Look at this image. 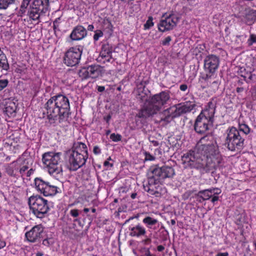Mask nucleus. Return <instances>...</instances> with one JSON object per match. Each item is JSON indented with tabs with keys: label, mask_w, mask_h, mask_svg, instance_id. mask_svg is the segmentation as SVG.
<instances>
[{
	"label": "nucleus",
	"mask_w": 256,
	"mask_h": 256,
	"mask_svg": "<svg viewBox=\"0 0 256 256\" xmlns=\"http://www.w3.org/2000/svg\"><path fill=\"white\" fill-rule=\"evenodd\" d=\"M218 145H196L182 157L185 168L204 169L210 171L216 168L222 161Z\"/></svg>",
	"instance_id": "f257e3e1"
},
{
	"label": "nucleus",
	"mask_w": 256,
	"mask_h": 256,
	"mask_svg": "<svg viewBox=\"0 0 256 256\" xmlns=\"http://www.w3.org/2000/svg\"><path fill=\"white\" fill-rule=\"evenodd\" d=\"M44 108L50 124H54L56 121L62 123L68 120L70 106L66 96L58 94L52 96L46 103Z\"/></svg>",
	"instance_id": "f03ea898"
},
{
	"label": "nucleus",
	"mask_w": 256,
	"mask_h": 256,
	"mask_svg": "<svg viewBox=\"0 0 256 256\" xmlns=\"http://www.w3.org/2000/svg\"><path fill=\"white\" fill-rule=\"evenodd\" d=\"M174 174V169L172 166H152L148 173V185L144 186L145 190L152 195L159 196L160 192L158 190L160 184L163 182L165 178H172Z\"/></svg>",
	"instance_id": "7ed1b4c3"
},
{
	"label": "nucleus",
	"mask_w": 256,
	"mask_h": 256,
	"mask_svg": "<svg viewBox=\"0 0 256 256\" xmlns=\"http://www.w3.org/2000/svg\"><path fill=\"white\" fill-rule=\"evenodd\" d=\"M170 98L169 93L165 91L152 96L148 104L140 110L136 116L140 118H146L156 114Z\"/></svg>",
	"instance_id": "20e7f679"
},
{
	"label": "nucleus",
	"mask_w": 256,
	"mask_h": 256,
	"mask_svg": "<svg viewBox=\"0 0 256 256\" xmlns=\"http://www.w3.org/2000/svg\"><path fill=\"white\" fill-rule=\"evenodd\" d=\"M73 146L66 152V158L68 160V168L70 171H76L83 167L88 158L86 145Z\"/></svg>",
	"instance_id": "39448f33"
},
{
	"label": "nucleus",
	"mask_w": 256,
	"mask_h": 256,
	"mask_svg": "<svg viewBox=\"0 0 256 256\" xmlns=\"http://www.w3.org/2000/svg\"><path fill=\"white\" fill-rule=\"evenodd\" d=\"M216 110V103L210 102L206 109L197 117L194 123V130L200 134H206L212 126Z\"/></svg>",
	"instance_id": "423d86ee"
},
{
	"label": "nucleus",
	"mask_w": 256,
	"mask_h": 256,
	"mask_svg": "<svg viewBox=\"0 0 256 256\" xmlns=\"http://www.w3.org/2000/svg\"><path fill=\"white\" fill-rule=\"evenodd\" d=\"M33 160L30 156L26 158L20 157L5 166V171L7 174L14 178L24 176L25 172L33 164Z\"/></svg>",
	"instance_id": "0eeeda50"
},
{
	"label": "nucleus",
	"mask_w": 256,
	"mask_h": 256,
	"mask_svg": "<svg viewBox=\"0 0 256 256\" xmlns=\"http://www.w3.org/2000/svg\"><path fill=\"white\" fill-rule=\"evenodd\" d=\"M61 154L60 152H46L42 156V162L47 168L48 173L54 177L62 175V168L60 158Z\"/></svg>",
	"instance_id": "6e6552de"
},
{
	"label": "nucleus",
	"mask_w": 256,
	"mask_h": 256,
	"mask_svg": "<svg viewBox=\"0 0 256 256\" xmlns=\"http://www.w3.org/2000/svg\"><path fill=\"white\" fill-rule=\"evenodd\" d=\"M28 204L32 212L40 218H44L50 210L48 200L39 195L30 196Z\"/></svg>",
	"instance_id": "1a4fd4ad"
},
{
	"label": "nucleus",
	"mask_w": 256,
	"mask_h": 256,
	"mask_svg": "<svg viewBox=\"0 0 256 256\" xmlns=\"http://www.w3.org/2000/svg\"><path fill=\"white\" fill-rule=\"evenodd\" d=\"M194 106L195 104L194 102L188 101L184 103L179 104L170 107L164 110V114L166 116V119H168L170 118H173L183 114L190 112Z\"/></svg>",
	"instance_id": "9d476101"
},
{
	"label": "nucleus",
	"mask_w": 256,
	"mask_h": 256,
	"mask_svg": "<svg viewBox=\"0 0 256 256\" xmlns=\"http://www.w3.org/2000/svg\"><path fill=\"white\" fill-rule=\"evenodd\" d=\"M34 184L36 190L44 196H54L58 192L57 186L51 184L41 178H35Z\"/></svg>",
	"instance_id": "9b49d317"
},
{
	"label": "nucleus",
	"mask_w": 256,
	"mask_h": 256,
	"mask_svg": "<svg viewBox=\"0 0 256 256\" xmlns=\"http://www.w3.org/2000/svg\"><path fill=\"white\" fill-rule=\"evenodd\" d=\"M82 51L77 48H71L66 51L64 58V63L69 66H75L80 60Z\"/></svg>",
	"instance_id": "f8f14e48"
},
{
	"label": "nucleus",
	"mask_w": 256,
	"mask_h": 256,
	"mask_svg": "<svg viewBox=\"0 0 256 256\" xmlns=\"http://www.w3.org/2000/svg\"><path fill=\"white\" fill-rule=\"evenodd\" d=\"M44 228L42 224H37L33 226L29 231L25 233V240L30 242H39L42 238Z\"/></svg>",
	"instance_id": "ddd939ff"
},
{
	"label": "nucleus",
	"mask_w": 256,
	"mask_h": 256,
	"mask_svg": "<svg viewBox=\"0 0 256 256\" xmlns=\"http://www.w3.org/2000/svg\"><path fill=\"white\" fill-rule=\"evenodd\" d=\"M179 20V18L175 14L164 16L158 24V29L164 32L172 30Z\"/></svg>",
	"instance_id": "4468645a"
},
{
	"label": "nucleus",
	"mask_w": 256,
	"mask_h": 256,
	"mask_svg": "<svg viewBox=\"0 0 256 256\" xmlns=\"http://www.w3.org/2000/svg\"><path fill=\"white\" fill-rule=\"evenodd\" d=\"M200 82L203 88H210L214 91L218 89L220 82L215 74H202L200 78Z\"/></svg>",
	"instance_id": "2eb2a0df"
},
{
	"label": "nucleus",
	"mask_w": 256,
	"mask_h": 256,
	"mask_svg": "<svg viewBox=\"0 0 256 256\" xmlns=\"http://www.w3.org/2000/svg\"><path fill=\"white\" fill-rule=\"evenodd\" d=\"M220 64L219 58L214 54L206 56L204 60L205 74H214Z\"/></svg>",
	"instance_id": "dca6fc26"
},
{
	"label": "nucleus",
	"mask_w": 256,
	"mask_h": 256,
	"mask_svg": "<svg viewBox=\"0 0 256 256\" xmlns=\"http://www.w3.org/2000/svg\"><path fill=\"white\" fill-rule=\"evenodd\" d=\"M226 142L228 144H242L244 139L240 134L238 130L234 127L228 128L227 131Z\"/></svg>",
	"instance_id": "f3484780"
},
{
	"label": "nucleus",
	"mask_w": 256,
	"mask_h": 256,
	"mask_svg": "<svg viewBox=\"0 0 256 256\" xmlns=\"http://www.w3.org/2000/svg\"><path fill=\"white\" fill-rule=\"evenodd\" d=\"M112 48L109 45L104 44L102 46V50L98 59L100 61H102L104 63L106 62H110L112 58Z\"/></svg>",
	"instance_id": "a211bd4d"
},
{
	"label": "nucleus",
	"mask_w": 256,
	"mask_h": 256,
	"mask_svg": "<svg viewBox=\"0 0 256 256\" xmlns=\"http://www.w3.org/2000/svg\"><path fill=\"white\" fill-rule=\"evenodd\" d=\"M86 36V28L82 26H78L73 30L70 37L73 40H78L82 39Z\"/></svg>",
	"instance_id": "6ab92c4d"
},
{
	"label": "nucleus",
	"mask_w": 256,
	"mask_h": 256,
	"mask_svg": "<svg viewBox=\"0 0 256 256\" xmlns=\"http://www.w3.org/2000/svg\"><path fill=\"white\" fill-rule=\"evenodd\" d=\"M32 4L42 14H45L50 10L49 0H34Z\"/></svg>",
	"instance_id": "aec40b11"
},
{
	"label": "nucleus",
	"mask_w": 256,
	"mask_h": 256,
	"mask_svg": "<svg viewBox=\"0 0 256 256\" xmlns=\"http://www.w3.org/2000/svg\"><path fill=\"white\" fill-rule=\"evenodd\" d=\"M129 230L130 235L132 237L144 236L146 234V228L140 224L134 226H130Z\"/></svg>",
	"instance_id": "412c9836"
},
{
	"label": "nucleus",
	"mask_w": 256,
	"mask_h": 256,
	"mask_svg": "<svg viewBox=\"0 0 256 256\" xmlns=\"http://www.w3.org/2000/svg\"><path fill=\"white\" fill-rule=\"evenodd\" d=\"M42 14H43L40 12V10H38V9L34 6L32 4L30 6L28 12V15L29 18L33 20H38L40 16Z\"/></svg>",
	"instance_id": "4be33fe9"
},
{
	"label": "nucleus",
	"mask_w": 256,
	"mask_h": 256,
	"mask_svg": "<svg viewBox=\"0 0 256 256\" xmlns=\"http://www.w3.org/2000/svg\"><path fill=\"white\" fill-rule=\"evenodd\" d=\"M88 67L89 78H96L100 74L102 68L99 65H92Z\"/></svg>",
	"instance_id": "5701e85b"
},
{
	"label": "nucleus",
	"mask_w": 256,
	"mask_h": 256,
	"mask_svg": "<svg viewBox=\"0 0 256 256\" xmlns=\"http://www.w3.org/2000/svg\"><path fill=\"white\" fill-rule=\"evenodd\" d=\"M16 110V106L15 104L10 100L6 102V106L4 108V112L8 116H13Z\"/></svg>",
	"instance_id": "b1692460"
},
{
	"label": "nucleus",
	"mask_w": 256,
	"mask_h": 256,
	"mask_svg": "<svg viewBox=\"0 0 256 256\" xmlns=\"http://www.w3.org/2000/svg\"><path fill=\"white\" fill-rule=\"evenodd\" d=\"M142 86L137 88L136 90V99L140 100L141 102L146 100H147V94L144 90V86Z\"/></svg>",
	"instance_id": "393cba45"
},
{
	"label": "nucleus",
	"mask_w": 256,
	"mask_h": 256,
	"mask_svg": "<svg viewBox=\"0 0 256 256\" xmlns=\"http://www.w3.org/2000/svg\"><path fill=\"white\" fill-rule=\"evenodd\" d=\"M246 23L248 25H252L256 22V10H250L245 16Z\"/></svg>",
	"instance_id": "a878e982"
},
{
	"label": "nucleus",
	"mask_w": 256,
	"mask_h": 256,
	"mask_svg": "<svg viewBox=\"0 0 256 256\" xmlns=\"http://www.w3.org/2000/svg\"><path fill=\"white\" fill-rule=\"evenodd\" d=\"M0 67L2 70H8L9 69V64L6 56L0 48Z\"/></svg>",
	"instance_id": "bb28decb"
},
{
	"label": "nucleus",
	"mask_w": 256,
	"mask_h": 256,
	"mask_svg": "<svg viewBox=\"0 0 256 256\" xmlns=\"http://www.w3.org/2000/svg\"><path fill=\"white\" fill-rule=\"evenodd\" d=\"M198 196L204 200H209L212 196L211 188L200 190L198 193Z\"/></svg>",
	"instance_id": "cd10ccee"
},
{
	"label": "nucleus",
	"mask_w": 256,
	"mask_h": 256,
	"mask_svg": "<svg viewBox=\"0 0 256 256\" xmlns=\"http://www.w3.org/2000/svg\"><path fill=\"white\" fill-rule=\"evenodd\" d=\"M158 222L156 219L148 216L142 220V222L146 224L148 228H152V226L155 225Z\"/></svg>",
	"instance_id": "c85d7f7f"
},
{
	"label": "nucleus",
	"mask_w": 256,
	"mask_h": 256,
	"mask_svg": "<svg viewBox=\"0 0 256 256\" xmlns=\"http://www.w3.org/2000/svg\"><path fill=\"white\" fill-rule=\"evenodd\" d=\"M170 148L168 146V145H160L159 147V154L161 155L164 154V156L166 154H168L169 156V152L170 150Z\"/></svg>",
	"instance_id": "c756f323"
},
{
	"label": "nucleus",
	"mask_w": 256,
	"mask_h": 256,
	"mask_svg": "<svg viewBox=\"0 0 256 256\" xmlns=\"http://www.w3.org/2000/svg\"><path fill=\"white\" fill-rule=\"evenodd\" d=\"M16 0H0V8L6 9L10 4L14 2Z\"/></svg>",
	"instance_id": "7c9ffc66"
},
{
	"label": "nucleus",
	"mask_w": 256,
	"mask_h": 256,
	"mask_svg": "<svg viewBox=\"0 0 256 256\" xmlns=\"http://www.w3.org/2000/svg\"><path fill=\"white\" fill-rule=\"evenodd\" d=\"M78 74L82 78L86 79L89 78L88 67L82 68L80 70Z\"/></svg>",
	"instance_id": "2f4dec72"
},
{
	"label": "nucleus",
	"mask_w": 256,
	"mask_h": 256,
	"mask_svg": "<svg viewBox=\"0 0 256 256\" xmlns=\"http://www.w3.org/2000/svg\"><path fill=\"white\" fill-rule=\"evenodd\" d=\"M31 0H23L20 6V12L21 14H24L26 12V9L29 4Z\"/></svg>",
	"instance_id": "473e14b6"
},
{
	"label": "nucleus",
	"mask_w": 256,
	"mask_h": 256,
	"mask_svg": "<svg viewBox=\"0 0 256 256\" xmlns=\"http://www.w3.org/2000/svg\"><path fill=\"white\" fill-rule=\"evenodd\" d=\"M80 214V211L76 208H73L70 210L69 214L70 215L74 218V222H76L78 220L77 218L79 216Z\"/></svg>",
	"instance_id": "72a5a7b5"
},
{
	"label": "nucleus",
	"mask_w": 256,
	"mask_h": 256,
	"mask_svg": "<svg viewBox=\"0 0 256 256\" xmlns=\"http://www.w3.org/2000/svg\"><path fill=\"white\" fill-rule=\"evenodd\" d=\"M240 130L244 134H248L250 132V128L248 125L242 124H239Z\"/></svg>",
	"instance_id": "f704fd0d"
},
{
	"label": "nucleus",
	"mask_w": 256,
	"mask_h": 256,
	"mask_svg": "<svg viewBox=\"0 0 256 256\" xmlns=\"http://www.w3.org/2000/svg\"><path fill=\"white\" fill-rule=\"evenodd\" d=\"M250 71L246 70L245 68H241L240 70V74L241 76L243 77L245 80L248 82V76H247V74H250Z\"/></svg>",
	"instance_id": "c9c22d12"
},
{
	"label": "nucleus",
	"mask_w": 256,
	"mask_h": 256,
	"mask_svg": "<svg viewBox=\"0 0 256 256\" xmlns=\"http://www.w3.org/2000/svg\"><path fill=\"white\" fill-rule=\"evenodd\" d=\"M54 243V240L51 238H46L43 240L42 244L46 246H49L52 244Z\"/></svg>",
	"instance_id": "e433bc0d"
},
{
	"label": "nucleus",
	"mask_w": 256,
	"mask_h": 256,
	"mask_svg": "<svg viewBox=\"0 0 256 256\" xmlns=\"http://www.w3.org/2000/svg\"><path fill=\"white\" fill-rule=\"evenodd\" d=\"M152 17H149L148 20H147L146 23L144 24V29H148L150 27L152 26H154V23L152 22Z\"/></svg>",
	"instance_id": "4c0bfd02"
},
{
	"label": "nucleus",
	"mask_w": 256,
	"mask_h": 256,
	"mask_svg": "<svg viewBox=\"0 0 256 256\" xmlns=\"http://www.w3.org/2000/svg\"><path fill=\"white\" fill-rule=\"evenodd\" d=\"M255 42H256V35L254 34H250V38L248 40V46H252Z\"/></svg>",
	"instance_id": "58836bf2"
},
{
	"label": "nucleus",
	"mask_w": 256,
	"mask_h": 256,
	"mask_svg": "<svg viewBox=\"0 0 256 256\" xmlns=\"http://www.w3.org/2000/svg\"><path fill=\"white\" fill-rule=\"evenodd\" d=\"M110 138L114 142H118L121 140V136L119 134H112L110 136Z\"/></svg>",
	"instance_id": "ea45409f"
},
{
	"label": "nucleus",
	"mask_w": 256,
	"mask_h": 256,
	"mask_svg": "<svg viewBox=\"0 0 256 256\" xmlns=\"http://www.w3.org/2000/svg\"><path fill=\"white\" fill-rule=\"evenodd\" d=\"M144 160L145 161H152L155 160V157L152 155L150 154L148 152H144Z\"/></svg>",
	"instance_id": "a19ab883"
},
{
	"label": "nucleus",
	"mask_w": 256,
	"mask_h": 256,
	"mask_svg": "<svg viewBox=\"0 0 256 256\" xmlns=\"http://www.w3.org/2000/svg\"><path fill=\"white\" fill-rule=\"evenodd\" d=\"M247 76H248L247 82H248L249 80H256V71L254 70H253L252 72L250 71V74H247Z\"/></svg>",
	"instance_id": "79ce46f5"
},
{
	"label": "nucleus",
	"mask_w": 256,
	"mask_h": 256,
	"mask_svg": "<svg viewBox=\"0 0 256 256\" xmlns=\"http://www.w3.org/2000/svg\"><path fill=\"white\" fill-rule=\"evenodd\" d=\"M8 82L7 80H0V91L8 86Z\"/></svg>",
	"instance_id": "37998d69"
},
{
	"label": "nucleus",
	"mask_w": 256,
	"mask_h": 256,
	"mask_svg": "<svg viewBox=\"0 0 256 256\" xmlns=\"http://www.w3.org/2000/svg\"><path fill=\"white\" fill-rule=\"evenodd\" d=\"M244 222V218L242 215L240 216L236 220V224L238 226H242Z\"/></svg>",
	"instance_id": "c03bdc74"
},
{
	"label": "nucleus",
	"mask_w": 256,
	"mask_h": 256,
	"mask_svg": "<svg viewBox=\"0 0 256 256\" xmlns=\"http://www.w3.org/2000/svg\"><path fill=\"white\" fill-rule=\"evenodd\" d=\"M171 37L168 36L166 37L162 42V44L164 46H168L170 44V42L171 41Z\"/></svg>",
	"instance_id": "a18cd8bd"
},
{
	"label": "nucleus",
	"mask_w": 256,
	"mask_h": 256,
	"mask_svg": "<svg viewBox=\"0 0 256 256\" xmlns=\"http://www.w3.org/2000/svg\"><path fill=\"white\" fill-rule=\"evenodd\" d=\"M211 190L212 192V195L218 196L222 192L221 190L218 188H211Z\"/></svg>",
	"instance_id": "49530a36"
},
{
	"label": "nucleus",
	"mask_w": 256,
	"mask_h": 256,
	"mask_svg": "<svg viewBox=\"0 0 256 256\" xmlns=\"http://www.w3.org/2000/svg\"><path fill=\"white\" fill-rule=\"evenodd\" d=\"M102 32L101 31H98L94 34V38L95 40H98L99 38L102 36Z\"/></svg>",
	"instance_id": "de8ad7c7"
},
{
	"label": "nucleus",
	"mask_w": 256,
	"mask_h": 256,
	"mask_svg": "<svg viewBox=\"0 0 256 256\" xmlns=\"http://www.w3.org/2000/svg\"><path fill=\"white\" fill-rule=\"evenodd\" d=\"M29 168H30V170H28L26 172H25V174H26V177L30 176L32 174H34V170L32 168V165Z\"/></svg>",
	"instance_id": "09e8293b"
},
{
	"label": "nucleus",
	"mask_w": 256,
	"mask_h": 256,
	"mask_svg": "<svg viewBox=\"0 0 256 256\" xmlns=\"http://www.w3.org/2000/svg\"><path fill=\"white\" fill-rule=\"evenodd\" d=\"M93 152L95 154H99L101 152L100 148L98 146H95L93 149Z\"/></svg>",
	"instance_id": "8fccbe9b"
},
{
	"label": "nucleus",
	"mask_w": 256,
	"mask_h": 256,
	"mask_svg": "<svg viewBox=\"0 0 256 256\" xmlns=\"http://www.w3.org/2000/svg\"><path fill=\"white\" fill-rule=\"evenodd\" d=\"M180 89L182 92H186L188 90V86L186 84H182L180 85Z\"/></svg>",
	"instance_id": "3c124183"
},
{
	"label": "nucleus",
	"mask_w": 256,
	"mask_h": 256,
	"mask_svg": "<svg viewBox=\"0 0 256 256\" xmlns=\"http://www.w3.org/2000/svg\"><path fill=\"white\" fill-rule=\"evenodd\" d=\"M213 196H212V200H211V202L212 203H213L214 204L216 202H217L218 200V196H216V195H212Z\"/></svg>",
	"instance_id": "603ef678"
},
{
	"label": "nucleus",
	"mask_w": 256,
	"mask_h": 256,
	"mask_svg": "<svg viewBox=\"0 0 256 256\" xmlns=\"http://www.w3.org/2000/svg\"><path fill=\"white\" fill-rule=\"evenodd\" d=\"M6 245V242L4 240L0 238V250L5 247Z\"/></svg>",
	"instance_id": "864d4df0"
},
{
	"label": "nucleus",
	"mask_w": 256,
	"mask_h": 256,
	"mask_svg": "<svg viewBox=\"0 0 256 256\" xmlns=\"http://www.w3.org/2000/svg\"><path fill=\"white\" fill-rule=\"evenodd\" d=\"M216 256H229V254L228 252H218L216 255Z\"/></svg>",
	"instance_id": "5fc2aeb1"
},
{
	"label": "nucleus",
	"mask_w": 256,
	"mask_h": 256,
	"mask_svg": "<svg viewBox=\"0 0 256 256\" xmlns=\"http://www.w3.org/2000/svg\"><path fill=\"white\" fill-rule=\"evenodd\" d=\"M144 244H150L152 242V240L150 238H147L143 240Z\"/></svg>",
	"instance_id": "6e6d98bb"
},
{
	"label": "nucleus",
	"mask_w": 256,
	"mask_h": 256,
	"mask_svg": "<svg viewBox=\"0 0 256 256\" xmlns=\"http://www.w3.org/2000/svg\"><path fill=\"white\" fill-rule=\"evenodd\" d=\"M235 146H240V145H228V148L231 151L235 150Z\"/></svg>",
	"instance_id": "4d7b16f0"
},
{
	"label": "nucleus",
	"mask_w": 256,
	"mask_h": 256,
	"mask_svg": "<svg viewBox=\"0 0 256 256\" xmlns=\"http://www.w3.org/2000/svg\"><path fill=\"white\" fill-rule=\"evenodd\" d=\"M164 250V246L162 245H159L157 246V250L158 252H162Z\"/></svg>",
	"instance_id": "13d9d810"
},
{
	"label": "nucleus",
	"mask_w": 256,
	"mask_h": 256,
	"mask_svg": "<svg viewBox=\"0 0 256 256\" xmlns=\"http://www.w3.org/2000/svg\"><path fill=\"white\" fill-rule=\"evenodd\" d=\"M104 166H110V167H112V166H113V164L110 163L108 160H106L104 162Z\"/></svg>",
	"instance_id": "bf43d9fd"
},
{
	"label": "nucleus",
	"mask_w": 256,
	"mask_h": 256,
	"mask_svg": "<svg viewBox=\"0 0 256 256\" xmlns=\"http://www.w3.org/2000/svg\"><path fill=\"white\" fill-rule=\"evenodd\" d=\"M105 88L104 86H98V90L100 92H102L104 90Z\"/></svg>",
	"instance_id": "052dcab7"
},
{
	"label": "nucleus",
	"mask_w": 256,
	"mask_h": 256,
	"mask_svg": "<svg viewBox=\"0 0 256 256\" xmlns=\"http://www.w3.org/2000/svg\"><path fill=\"white\" fill-rule=\"evenodd\" d=\"M94 28V26L92 24L88 25V30L90 31H92Z\"/></svg>",
	"instance_id": "680f3d73"
},
{
	"label": "nucleus",
	"mask_w": 256,
	"mask_h": 256,
	"mask_svg": "<svg viewBox=\"0 0 256 256\" xmlns=\"http://www.w3.org/2000/svg\"><path fill=\"white\" fill-rule=\"evenodd\" d=\"M244 91V88H236V92L238 93L242 92Z\"/></svg>",
	"instance_id": "e2e57ef3"
},
{
	"label": "nucleus",
	"mask_w": 256,
	"mask_h": 256,
	"mask_svg": "<svg viewBox=\"0 0 256 256\" xmlns=\"http://www.w3.org/2000/svg\"><path fill=\"white\" fill-rule=\"evenodd\" d=\"M137 196V194L136 193V192H134V193H132L130 195V198H132V199H134L136 196Z\"/></svg>",
	"instance_id": "0e129e2a"
},
{
	"label": "nucleus",
	"mask_w": 256,
	"mask_h": 256,
	"mask_svg": "<svg viewBox=\"0 0 256 256\" xmlns=\"http://www.w3.org/2000/svg\"><path fill=\"white\" fill-rule=\"evenodd\" d=\"M111 116H108L106 118H105L104 119L106 120V122L108 123L110 120V119Z\"/></svg>",
	"instance_id": "69168bd1"
},
{
	"label": "nucleus",
	"mask_w": 256,
	"mask_h": 256,
	"mask_svg": "<svg viewBox=\"0 0 256 256\" xmlns=\"http://www.w3.org/2000/svg\"><path fill=\"white\" fill-rule=\"evenodd\" d=\"M83 211L85 213H88L90 211V209L88 208H84Z\"/></svg>",
	"instance_id": "338daca9"
},
{
	"label": "nucleus",
	"mask_w": 256,
	"mask_h": 256,
	"mask_svg": "<svg viewBox=\"0 0 256 256\" xmlns=\"http://www.w3.org/2000/svg\"><path fill=\"white\" fill-rule=\"evenodd\" d=\"M43 256V254L41 252H38L36 254V256Z\"/></svg>",
	"instance_id": "774afa93"
}]
</instances>
